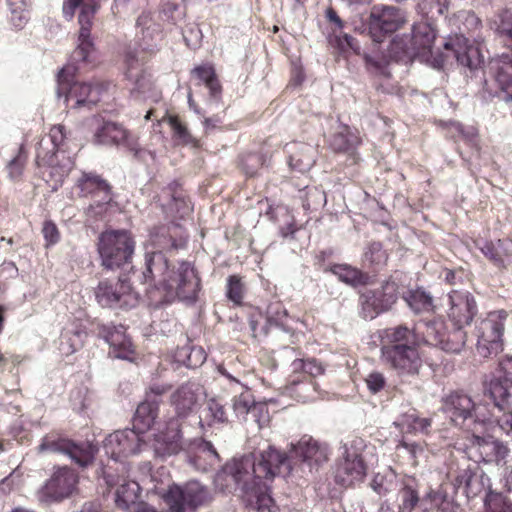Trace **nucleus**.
I'll list each match as a JSON object with an SVG mask.
<instances>
[{
	"label": "nucleus",
	"instance_id": "obj_47",
	"mask_svg": "<svg viewBox=\"0 0 512 512\" xmlns=\"http://www.w3.org/2000/svg\"><path fill=\"white\" fill-rule=\"evenodd\" d=\"M332 272L343 282L356 285L362 282L363 275L360 270L349 265L339 264L332 268Z\"/></svg>",
	"mask_w": 512,
	"mask_h": 512
},
{
	"label": "nucleus",
	"instance_id": "obj_20",
	"mask_svg": "<svg viewBox=\"0 0 512 512\" xmlns=\"http://www.w3.org/2000/svg\"><path fill=\"white\" fill-rule=\"evenodd\" d=\"M94 140L98 144H123L129 149L135 151L134 156L138 158H145L148 153L152 158L155 156L150 152L139 149L136 141L131 137L130 133L121 125L114 122H105L97 129L94 135Z\"/></svg>",
	"mask_w": 512,
	"mask_h": 512
},
{
	"label": "nucleus",
	"instance_id": "obj_37",
	"mask_svg": "<svg viewBox=\"0 0 512 512\" xmlns=\"http://www.w3.org/2000/svg\"><path fill=\"white\" fill-rule=\"evenodd\" d=\"M467 334L462 327L453 326L451 331H445L442 343L437 347L448 353H460L465 347Z\"/></svg>",
	"mask_w": 512,
	"mask_h": 512
},
{
	"label": "nucleus",
	"instance_id": "obj_22",
	"mask_svg": "<svg viewBox=\"0 0 512 512\" xmlns=\"http://www.w3.org/2000/svg\"><path fill=\"white\" fill-rule=\"evenodd\" d=\"M447 51H451L457 62L471 70L477 69L483 62V56L480 48L465 38L464 36H456L444 43Z\"/></svg>",
	"mask_w": 512,
	"mask_h": 512
},
{
	"label": "nucleus",
	"instance_id": "obj_23",
	"mask_svg": "<svg viewBox=\"0 0 512 512\" xmlns=\"http://www.w3.org/2000/svg\"><path fill=\"white\" fill-rule=\"evenodd\" d=\"M100 334L110 345L109 354L119 359H129L133 354V345L129 337L125 334L122 325L106 326L100 328Z\"/></svg>",
	"mask_w": 512,
	"mask_h": 512
},
{
	"label": "nucleus",
	"instance_id": "obj_64",
	"mask_svg": "<svg viewBox=\"0 0 512 512\" xmlns=\"http://www.w3.org/2000/svg\"><path fill=\"white\" fill-rule=\"evenodd\" d=\"M454 128L459 134L469 140H473L477 135V130L474 127H470L467 131H465L461 124L456 123L454 124Z\"/></svg>",
	"mask_w": 512,
	"mask_h": 512
},
{
	"label": "nucleus",
	"instance_id": "obj_44",
	"mask_svg": "<svg viewBox=\"0 0 512 512\" xmlns=\"http://www.w3.org/2000/svg\"><path fill=\"white\" fill-rule=\"evenodd\" d=\"M398 512H412L416 504L419 502V496L416 489L405 484L397 494Z\"/></svg>",
	"mask_w": 512,
	"mask_h": 512
},
{
	"label": "nucleus",
	"instance_id": "obj_7",
	"mask_svg": "<svg viewBox=\"0 0 512 512\" xmlns=\"http://www.w3.org/2000/svg\"><path fill=\"white\" fill-rule=\"evenodd\" d=\"M135 242L125 230L102 232L98 240V252L102 265L114 269L129 263L134 253Z\"/></svg>",
	"mask_w": 512,
	"mask_h": 512
},
{
	"label": "nucleus",
	"instance_id": "obj_48",
	"mask_svg": "<svg viewBox=\"0 0 512 512\" xmlns=\"http://www.w3.org/2000/svg\"><path fill=\"white\" fill-rule=\"evenodd\" d=\"M181 16L182 13L178 11V6L168 2L163 6L156 19L166 26L167 31H171L173 26L181 19Z\"/></svg>",
	"mask_w": 512,
	"mask_h": 512
},
{
	"label": "nucleus",
	"instance_id": "obj_36",
	"mask_svg": "<svg viewBox=\"0 0 512 512\" xmlns=\"http://www.w3.org/2000/svg\"><path fill=\"white\" fill-rule=\"evenodd\" d=\"M360 143L358 135L346 125L339 127V130L333 135L330 145L332 149L338 152H350Z\"/></svg>",
	"mask_w": 512,
	"mask_h": 512
},
{
	"label": "nucleus",
	"instance_id": "obj_5",
	"mask_svg": "<svg viewBox=\"0 0 512 512\" xmlns=\"http://www.w3.org/2000/svg\"><path fill=\"white\" fill-rule=\"evenodd\" d=\"M436 38L435 30L428 24L422 23L414 27L413 35L408 38H395L390 46L391 53L400 57L402 51L404 56L418 57L429 63L433 68L440 69L444 65L445 57L433 51V44Z\"/></svg>",
	"mask_w": 512,
	"mask_h": 512
},
{
	"label": "nucleus",
	"instance_id": "obj_56",
	"mask_svg": "<svg viewBox=\"0 0 512 512\" xmlns=\"http://www.w3.org/2000/svg\"><path fill=\"white\" fill-rule=\"evenodd\" d=\"M162 121H167L170 125L171 129L173 130V133L175 136H177L179 139L183 141H187L188 138V131L186 127L178 120L177 117L174 116H168L164 117L161 121H158V125L161 124Z\"/></svg>",
	"mask_w": 512,
	"mask_h": 512
},
{
	"label": "nucleus",
	"instance_id": "obj_12",
	"mask_svg": "<svg viewBox=\"0 0 512 512\" xmlns=\"http://www.w3.org/2000/svg\"><path fill=\"white\" fill-rule=\"evenodd\" d=\"M40 452L62 453L81 467L90 464L97 451L89 442L75 443L68 439L46 436L38 447Z\"/></svg>",
	"mask_w": 512,
	"mask_h": 512
},
{
	"label": "nucleus",
	"instance_id": "obj_30",
	"mask_svg": "<svg viewBox=\"0 0 512 512\" xmlns=\"http://www.w3.org/2000/svg\"><path fill=\"white\" fill-rule=\"evenodd\" d=\"M402 297L414 313H426L434 310L433 297L422 288L410 289L403 292Z\"/></svg>",
	"mask_w": 512,
	"mask_h": 512
},
{
	"label": "nucleus",
	"instance_id": "obj_3",
	"mask_svg": "<svg viewBox=\"0 0 512 512\" xmlns=\"http://www.w3.org/2000/svg\"><path fill=\"white\" fill-rule=\"evenodd\" d=\"M380 358L400 376H413L419 373L422 359L417 347L420 339L415 329L405 325L389 327L379 332Z\"/></svg>",
	"mask_w": 512,
	"mask_h": 512
},
{
	"label": "nucleus",
	"instance_id": "obj_62",
	"mask_svg": "<svg viewBox=\"0 0 512 512\" xmlns=\"http://www.w3.org/2000/svg\"><path fill=\"white\" fill-rule=\"evenodd\" d=\"M65 138V127L63 125H56L50 130L51 142L58 146Z\"/></svg>",
	"mask_w": 512,
	"mask_h": 512
},
{
	"label": "nucleus",
	"instance_id": "obj_49",
	"mask_svg": "<svg viewBox=\"0 0 512 512\" xmlns=\"http://www.w3.org/2000/svg\"><path fill=\"white\" fill-rule=\"evenodd\" d=\"M397 451L406 454L412 465H417L421 457L425 456V449L421 443L401 440L397 445Z\"/></svg>",
	"mask_w": 512,
	"mask_h": 512
},
{
	"label": "nucleus",
	"instance_id": "obj_27",
	"mask_svg": "<svg viewBox=\"0 0 512 512\" xmlns=\"http://www.w3.org/2000/svg\"><path fill=\"white\" fill-rule=\"evenodd\" d=\"M412 329H415L420 339V344H428L437 347L442 343L441 338L445 336V323L440 318L424 321Z\"/></svg>",
	"mask_w": 512,
	"mask_h": 512
},
{
	"label": "nucleus",
	"instance_id": "obj_2",
	"mask_svg": "<svg viewBox=\"0 0 512 512\" xmlns=\"http://www.w3.org/2000/svg\"><path fill=\"white\" fill-rule=\"evenodd\" d=\"M145 264L146 268L142 272L144 284L152 287L151 290L146 288L147 293L160 291V301L166 302L174 299L196 301L201 280L190 262L183 261L176 268L170 269L165 255L162 252H153L146 255Z\"/></svg>",
	"mask_w": 512,
	"mask_h": 512
},
{
	"label": "nucleus",
	"instance_id": "obj_24",
	"mask_svg": "<svg viewBox=\"0 0 512 512\" xmlns=\"http://www.w3.org/2000/svg\"><path fill=\"white\" fill-rule=\"evenodd\" d=\"M495 81L499 86L498 96L504 101H512V53L502 55L493 65Z\"/></svg>",
	"mask_w": 512,
	"mask_h": 512
},
{
	"label": "nucleus",
	"instance_id": "obj_11",
	"mask_svg": "<svg viewBox=\"0 0 512 512\" xmlns=\"http://www.w3.org/2000/svg\"><path fill=\"white\" fill-rule=\"evenodd\" d=\"M95 297L102 307H133L139 294L132 288L129 279L120 277L117 281H100L95 289Z\"/></svg>",
	"mask_w": 512,
	"mask_h": 512
},
{
	"label": "nucleus",
	"instance_id": "obj_58",
	"mask_svg": "<svg viewBox=\"0 0 512 512\" xmlns=\"http://www.w3.org/2000/svg\"><path fill=\"white\" fill-rule=\"evenodd\" d=\"M42 233L47 245H54L59 241L60 235L57 226L50 220L43 224Z\"/></svg>",
	"mask_w": 512,
	"mask_h": 512
},
{
	"label": "nucleus",
	"instance_id": "obj_54",
	"mask_svg": "<svg viewBox=\"0 0 512 512\" xmlns=\"http://www.w3.org/2000/svg\"><path fill=\"white\" fill-rule=\"evenodd\" d=\"M365 260L371 264H382L386 261V254L380 243H372L364 254Z\"/></svg>",
	"mask_w": 512,
	"mask_h": 512
},
{
	"label": "nucleus",
	"instance_id": "obj_59",
	"mask_svg": "<svg viewBox=\"0 0 512 512\" xmlns=\"http://www.w3.org/2000/svg\"><path fill=\"white\" fill-rule=\"evenodd\" d=\"M500 377H502L506 383L512 385V357L506 358L500 362Z\"/></svg>",
	"mask_w": 512,
	"mask_h": 512
},
{
	"label": "nucleus",
	"instance_id": "obj_34",
	"mask_svg": "<svg viewBox=\"0 0 512 512\" xmlns=\"http://www.w3.org/2000/svg\"><path fill=\"white\" fill-rule=\"evenodd\" d=\"M512 243L508 240H497L496 242H485L480 247L482 253L495 266L502 268L505 267V258L508 257L512 251Z\"/></svg>",
	"mask_w": 512,
	"mask_h": 512
},
{
	"label": "nucleus",
	"instance_id": "obj_39",
	"mask_svg": "<svg viewBox=\"0 0 512 512\" xmlns=\"http://www.w3.org/2000/svg\"><path fill=\"white\" fill-rule=\"evenodd\" d=\"M399 285L395 280L386 281L381 288L374 293L377 296L378 307L384 311L390 309L397 301Z\"/></svg>",
	"mask_w": 512,
	"mask_h": 512
},
{
	"label": "nucleus",
	"instance_id": "obj_55",
	"mask_svg": "<svg viewBox=\"0 0 512 512\" xmlns=\"http://www.w3.org/2000/svg\"><path fill=\"white\" fill-rule=\"evenodd\" d=\"M456 20L461 21L464 30L473 31L479 28L481 21L480 19L470 11H461L457 14Z\"/></svg>",
	"mask_w": 512,
	"mask_h": 512
},
{
	"label": "nucleus",
	"instance_id": "obj_1",
	"mask_svg": "<svg viewBox=\"0 0 512 512\" xmlns=\"http://www.w3.org/2000/svg\"><path fill=\"white\" fill-rule=\"evenodd\" d=\"M290 464L285 454L272 446L259 453L234 458L225 466V473L230 476L241 492L246 506L256 512H270L273 499L262 480H271L276 475L287 474Z\"/></svg>",
	"mask_w": 512,
	"mask_h": 512
},
{
	"label": "nucleus",
	"instance_id": "obj_33",
	"mask_svg": "<svg viewBox=\"0 0 512 512\" xmlns=\"http://www.w3.org/2000/svg\"><path fill=\"white\" fill-rule=\"evenodd\" d=\"M394 424L398 426L402 432L427 434L431 427L432 419L420 417L415 410H412L403 414Z\"/></svg>",
	"mask_w": 512,
	"mask_h": 512
},
{
	"label": "nucleus",
	"instance_id": "obj_51",
	"mask_svg": "<svg viewBox=\"0 0 512 512\" xmlns=\"http://www.w3.org/2000/svg\"><path fill=\"white\" fill-rule=\"evenodd\" d=\"M383 310L378 307L377 296L364 295L362 301V314L365 319H374Z\"/></svg>",
	"mask_w": 512,
	"mask_h": 512
},
{
	"label": "nucleus",
	"instance_id": "obj_16",
	"mask_svg": "<svg viewBox=\"0 0 512 512\" xmlns=\"http://www.w3.org/2000/svg\"><path fill=\"white\" fill-rule=\"evenodd\" d=\"M447 316L453 326L464 328L477 314V303L468 291L452 290L449 295Z\"/></svg>",
	"mask_w": 512,
	"mask_h": 512
},
{
	"label": "nucleus",
	"instance_id": "obj_50",
	"mask_svg": "<svg viewBox=\"0 0 512 512\" xmlns=\"http://www.w3.org/2000/svg\"><path fill=\"white\" fill-rule=\"evenodd\" d=\"M323 367L316 360L296 359L291 363V371L293 373L304 372L310 376H317L323 373Z\"/></svg>",
	"mask_w": 512,
	"mask_h": 512
},
{
	"label": "nucleus",
	"instance_id": "obj_26",
	"mask_svg": "<svg viewBox=\"0 0 512 512\" xmlns=\"http://www.w3.org/2000/svg\"><path fill=\"white\" fill-rule=\"evenodd\" d=\"M232 408L238 418L245 419L246 416L251 415L254 421L258 423L259 428L263 426L258 416L264 412L267 413L266 408L262 404H256L249 391L246 390L234 397Z\"/></svg>",
	"mask_w": 512,
	"mask_h": 512
},
{
	"label": "nucleus",
	"instance_id": "obj_45",
	"mask_svg": "<svg viewBox=\"0 0 512 512\" xmlns=\"http://www.w3.org/2000/svg\"><path fill=\"white\" fill-rule=\"evenodd\" d=\"M207 421L210 426L213 423H224L227 421L226 412L222 404L215 399H210L204 410V419L200 417V423Z\"/></svg>",
	"mask_w": 512,
	"mask_h": 512
},
{
	"label": "nucleus",
	"instance_id": "obj_28",
	"mask_svg": "<svg viewBox=\"0 0 512 512\" xmlns=\"http://www.w3.org/2000/svg\"><path fill=\"white\" fill-rule=\"evenodd\" d=\"M440 486L436 491L430 492L425 499H423L422 504L424 505V509L430 512H454L455 504L452 498L449 496L445 486Z\"/></svg>",
	"mask_w": 512,
	"mask_h": 512
},
{
	"label": "nucleus",
	"instance_id": "obj_31",
	"mask_svg": "<svg viewBox=\"0 0 512 512\" xmlns=\"http://www.w3.org/2000/svg\"><path fill=\"white\" fill-rule=\"evenodd\" d=\"M106 480L109 486H116L115 496L116 503L119 507L126 509L130 503H134L139 489V486L135 481L123 478L121 479V482H114L110 475H107Z\"/></svg>",
	"mask_w": 512,
	"mask_h": 512
},
{
	"label": "nucleus",
	"instance_id": "obj_6",
	"mask_svg": "<svg viewBox=\"0 0 512 512\" xmlns=\"http://www.w3.org/2000/svg\"><path fill=\"white\" fill-rule=\"evenodd\" d=\"M75 68L66 66L58 73L57 78V97H63L65 104L74 101L73 108L91 109L100 99L102 91L105 89L103 84L91 85L88 83L72 82L70 77L74 73Z\"/></svg>",
	"mask_w": 512,
	"mask_h": 512
},
{
	"label": "nucleus",
	"instance_id": "obj_63",
	"mask_svg": "<svg viewBox=\"0 0 512 512\" xmlns=\"http://www.w3.org/2000/svg\"><path fill=\"white\" fill-rule=\"evenodd\" d=\"M497 422L500 429L505 433L510 434L512 432V412L503 413L498 417Z\"/></svg>",
	"mask_w": 512,
	"mask_h": 512
},
{
	"label": "nucleus",
	"instance_id": "obj_57",
	"mask_svg": "<svg viewBox=\"0 0 512 512\" xmlns=\"http://www.w3.org/2000/svg\"><path fill=\"white\" fill-rule=\"evenodd\" d=\"M7 2L8 5L11 7L13 15L20 12L18 21L15 20V17H12V21L16 27L21 28L26 21V16L22 14V12L27 5V0H7Z\"/></svg>",
	"mask_w": 512,
	"mask_h": 512
},
{
	"label": "nucleus",
	"instance_id": "obj_53",
	"mask_svg": "<svg viewBox=\"0 0 512 512\" xmlns=\"http://www.w3.org/2000/svg\"><path fill=\"white\" fill-rule=\"evenodd\" d=\"M227 296L235 303H240L243 297V286L240 278L233 275L228 278Z\"/></svg>",
	"mask_w": 512,
	"mask_h": 512
},
{
	"label": "nucleus",
	"instance_id": "obj_35",
	"mask_svg": "<svg viewBox=\"0 0 512 512\" xmlns=\"http://www.w3.org/2000/svg\"><path fill=\"white\" fill-rule=\"evenodd\" d=\"M82 191L86 193H98L101 195V200L105 203L111 201L110 185L103 180L100 176L93 173H84L79 180Z\"/></svg>",
	"mask_w": 512,
	"mask_h": 512
},
{
	"label": "nucleus",
	"instance_id": "obj_61",
	"mask_svg": "<svg viewBox=\"0 0 512 512\" xmlns=\"http://www.w3.org/2000/svg\"><path fill=\"white\" fill-rule=\"evenodd\" d=\"M82 3V0H64L63 2V14L68 19L71 20L74 16L75 9L79 7Z\"/></svg>",
	"mask_w": 512,
	"mask_h": 512
},
{
	"label": "nucleus",
	"instance_id": "obj_52",
	"mask_svg": "<svg viewBox=\"0 0 512 512\" xmlns=\"http://www.w3.org/2000/svg\"><path fill=\"white\" fill-rule=\"evenodd\" d=\"M365 383L368 390L371 393L376 394L386 386V378L383 373L379 371H372L366 376Z\"/></svg>",
	"mask_w": 512,
	"mask_h": 512
},
{
	"label": "nucleus",
	"instance_id": "obj_38",
	"mask_svg": "<svg viewBox=\"0 0 512 512\" xmlns=\"http://www.w3.org/2000/svg\"><path fill=\"white\" fill-rule=\"evenodd\" d=\"M219 460V456L210 442H203L198 447V453L193 458L192 463L198 469L206 471L214 466Z\"/></svg>",
	"mask_w": 512,
	"mask_h": 512
},
{
	"label": "nucleus",
	"instance_id": "obj_42",
	"mask_svg": "<svg viewBox=\"0 0 512 512\" xmlns=\"http://www.w3.org/2000/svg\"><path fill=\"white\" fill-rule=\"evenodd\" d=\"M206 360V354L201 347H182L177 353V361L189 368L201 366Z\"/></svg>",
	"mask_w": 512,
	"mask_h": 512
},
{
	"label": "nucleus",
	"instance_id": "obj_15",
	"mask_svg": "<svg viewBox=\"0 0 512 512\" xmlns=\"http://www.w3.org/2000/svg\"><path fill=\"white\" fill-rule=\"evenodd\" d=\"M138 44L142 52L153 54L164 39L166 26L150 13H142L136 21Z\"/></svg>",
	"mask_w": 512,
	"mask_h": 512
},
{
	"label": "nucleus",
	"instance_id": "obj_60",
	"mask_svg": "<svg viewBox=\"0 0 512 512\" xmlns=\"http://www.w3.org/2000/svg\"><path fill=\"white\" fill-rule=\"evenodd\" d=\"M171 386L169 384L154 383L150 386L149 391L146 394V398L157 400L158 396L165 394L169 391Z\"/></svg>",
	"mask_w": 512,
	"mask_h": 512
},
{
	"label": "nucleus",
	"instance_id": "obj_25",
	"mask_svg": "<svg viewBox=\"0 0 512 512\" xmlns=\"http://www.w3.org/2000/svg\"><path fill=\"white\" fill-rule=\"evenodd\" d=\"M295 454L310 467L320 465L327 460V447L312 438L303 437L295 447Z\"/></svg>",
	"mask_w": 512,
	"mask_h": 512
},
{
	"label": "nucleus",
	"instance_id": "obj_18",
	"mask_svg": "<svg viewBox=\"0 0 512 512\" xmlns=\"http://www.w3.org/2000/svg\"><path fill=\"white\" fill-rule=\"evenodd\" d=\"M78 477L68 468L58 469L40 491V499L46 502L61 501L75 490Z\"/></svg>",
	"mask_w": 512,
	"mask_h": 512
},
{
	"label": "nucleus",
	"instance_id": "obj_8",
	"mask_svg": "<svg viewBox=\"0 0 512 512\" xmlns=\"http://www.w3.org/2000/svg\"><path fill=\"white\" fill-rule=\"evenodd\" d=\"M441 409L455 426L468 431L484 425L485 417L478 412L479 406L462 391H454L445 396Z\"/></svg>",
	"mask_w": 512,
	"mask_h": 512
},
{
	"label": "nucleus",
	"instance_id": "obj_4",
	"mask_svg": "<svg viewBox=\"0 0 512 512\" xmlns=\"http://www.w3.org/2000/svg\"><path fill=\"white\" fill-rule=\"evenodd\" d=\"M204 399L200 384L187 382L180 385L170 395V405L176 418H171L166 429L157 435L155 451L160 456L177 454L183 447L181 420L195 413Z\"/></svg>",
	"mask_w": 512,
	"mask_h": 512
},
{
	"label": "nucleus",
	"instance_id": "obj_43",
	"mask_svg": "<svg viewBox=\"0 0 512 512\" xmlns=\"http://www.w3.org/2000/svg\"><path fill=\"white\" fill-rule=\"evenodd\" d=\"M490 26L500 37L512 40V9H505L495 15Z\"/></svg>",
	"mask_w": 512,
	"mask_h": 512
},
{
	"label": "nucleus",
	"instance_id": "obj_9",
	"mask_svg": "<svg viewBox=\"0 0 512 512\" xmlns=\"http://www.w3.org/2000/svg\"><path fill=\"white\" fill-rule=\"evenodd\" d=\"M447 479L457 493L461 491L467 498H473L490 490V479L477 465L470 464L467 460L452 466Z\"/></svg>",
	"mask_w": 512,
	"mask_h": 512
},
{
	"label": "nucleus",
	"instance_id": "obj_32",
	"mask_svg": "<svg viewBox=\"0 0 512 512\" xmlns=\"http://www.w3.org/2000/svg\"><path fill=\"white\" fill-rule=\"evenodd\" d=\"M145 60L136 49L128 48L124 55L125 74L127 78L134 79L137 89L143 92L145 77L141 74V66Z\"/></svg>",
	"mask_w": 512,
	"mask_h": 512
},
{
	"label": "nucleus",
	"instance_id": "obj_10",
	"mask_svg": "<svg viewBox=\"0 0 512 512\" xmlns=\"http://www.w3.org/2000/svg\"><path fill=\"white\" fill-rule=\"evenodd\" d=\"M505 311L490 312L476 326L477 352L481 357L497 355L503 349Z\"/></svg>",
	"mask_w": 512,
	"mask_h": 512
},
{
	"label": "nucleus",
	"instance_id": "obj_14",
	"mask_svg": "<svg viewBox=\"0 0 512 512\" xmlns=\"http://www.w3.org/2000/svg\"><path fill=\"white\" fill-rule=\"evenodd\" d=\"M342 460L339 462L335 479L343 486L361 482L366 475V467L359 451L353 446H342Z\"/></svg>",
	"mask_w": 512,
	"mask_h": 512
},
{
	"label": "nucleus",
	"instance_id": "obj_46",
	"mask_svg": "<svg viewBox=\"0 0 512 512\" xmlns=\"http://www.w3.org/2000/svg\"><path fill=\"white\" fill-rule=\"evenodd\" d=\"M485 512H512V503L501 493L489 490L485 498Z\"/></svg>",
	"mask_w": 512,
	"mask_h": 512
},
{
	"label": "nucleus",
	"instance_id": "obj_19",
	"mask_svg": "<svg viewBox=\"0 0 512 512\" xmlns=\"http://www.w3.org/2000/svg\"><path fill=\"white\" fill-rule=\"evenodd\" d=\"M141 439L134 429H125L110 434L104 442L108 456L115 461L128 457L140 451Z\"/></svg>",
	"mask_w": 512,
	"mask_h": 512
},
{
	"label": "nucleus",
	"instance_id": "obj_41",
	"mask_svg": "<svg viewBox=\"0 0 512 512\" xmlns=\"http://www.w3.org/2000/svg\"><path fill=\"white\" fill-rule=\"evenodd\" d=\"M512 385L506 383L505 380L498 376L491 379L485 386V394L493 400L494 405L501 410V401H504L509 394V388Z\"/></svg>",
	"mask_w": 512,
	"mask_h": 512
},
{
	"label": "nucleus",
	"instance_id": "obj_29",
	"mask_svg": "<svg viewBox=\"0 0 512 512\" xmlns=\"http://www.w3.org/2000/svg\"><path fill=\"white\" fill-rule=\"evenodd\" d=\"M158 410V400L146 398L136 409L134 426L142 431L150 429L158 417Z\"/></svg>",
	"mask_w": 512,
	"mask_h": 512
},
{
	"label": "nucleus",
	"instance_id": "obj_13",
	"mask_svg": "<svg viewBox=\"0 0 512 512\" xmlns=\"http://www.w3.org/2000/svg\"><path fill=\"white\" fill-rule=\"evenodd\" d=\"M404 22V15L397 7L375 5L369 16V33L375 42H381V35L378 33H392L399 29Z\"/></svg>",
	"mask_w": 512,
	"mask_h": 512
},
{
	"label": "nucleus",
	"instance_id": "obj_21",
	"mask_svg": "<svg viewBox=\"0 0 512 512\" xmlns=\"http://www.w3.org/2000/svg\"><path fill=\"white\" fill-rule=\"evenodd\" d=\"M96 12V5L83 4L79 14V36L78 46L73 53V59L82 62H92L94 53V45L90 39V28L92 26V18Z\"/></svg>",
	"mask_w": 512,
	"mask_h": 512
},
{
	"label": "nucleus",
	"instance_id": "obj_40",
	"mask_svg": "<svg viewBox=\"0 0 512 512\" xmlns=\"http://www.w3.org/2000/svg\"><path fill=\"white\" fill-rule=\"evenodd\" d=\"M192 73L209 89L210 95L217 98L221 93V86L216 78L215 70L211 65L195 67Z\"/></svg>",
	"mask_w": 512,
	"mask_h": 512
},
{
	"label": "nucleus",
	"instance_id": "obj_17",
	"mask_svg": "<svg viewBox=\"0 0 512 512\" xmlns=\"http://www.w3.org/2000/svg\"><path fill=\"white\" fill-rule=\"evenodd\" d=\"M478 432H480L479 427L473 428V440L470 446L471 457L485 463L499 464L504 461L509 454L507 446L491 436L482 437L477 434Z\"/></svg>",
	"mask_w": 512,
	"mask_h": 512
}]
</instances>
